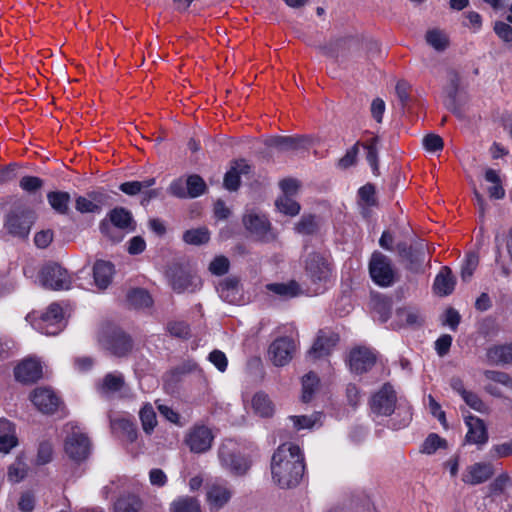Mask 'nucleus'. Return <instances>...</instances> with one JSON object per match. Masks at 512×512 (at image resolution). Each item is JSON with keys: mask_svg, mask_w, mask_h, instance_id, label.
I'll return each mask as SVG.
<instances>
[{"mask_svg": "<svg viewBox=\"0 0 512 512\" xmlns=\"http://www.w3.org/2000/svg\"><path fill=\"white\" fill-rule=\"evenodd\" d=\"M494 31L503 41L512 42V27L509 24L497 21L494 25Z\"/></svg>", "mask_w": 512, "mask_h": 512, "instance_id": "obj_64", "label": "nucleus"}, {"mask_svg": "<svg viewBox=\"0 0 512 512\" xmlns=\"http://www.w3.org/2000/svg\"><path fill=\"white\" fill-rule=\"evenodd\" d=\"M214 439L210 428L205 425H194L185 435L184 442L193 453H205L208 451Z\"/></svg>", "mask_w": 512, "mask_h": 512, "instance_id": "obj_11", "label": "nucleus"}, {"mask_svg": "<svg viewBox=\"0 0 512 512\" xmlns=\"http://www.w3.org/2000/svg\"><path fill=\"white\" fill-rule=\"evenodd\" d=\"M460 86V76L457 71L450 70L448 72V85L446 87L447 99L445 106L458 117H462L461 109L457 104V95Z\"/></svg>", "mask_w": 512, "mask_h": 512, "instance_id": "obj_24", "label": "nucleus"}, {"mask_svg": "<svg viewBox=\"0 0 512 512\" xmlns=\"http://www.w3.org/2000/svg\"><path fill=\"white\" fill-rule=\"evenodd\" d=\"M485 180L493 185L488 189L489 196L494 199H502L505 196V190L502 187L499 174L494 169H487L485 172Z\"/></svg>", "mask_w": 512, "mask_h": 512, "instance_id": "obj_38", "label": "nucleus"}, {"mask_svg": "<svg viewBox=\"0 0 512 512\" xmlns=\"http://www.w3.org/2000/svg\"><path fill=\"white\" fill-rule=\"evenodd\" d=\"M396 317L401 324L410 327H419L423 324L424 318L416 308H400L396 311Z\"/></svg>", "mask_w": 512, "mask_h": 512, "instance_id": "obj_36", "label": "nucleus"}, {"mask_svg": "<svg viewBox=\"0 0 512 512\" xmlns=\"http://www.w3.org/2000/svg\"><path fill=\"white\" fill-rule=\"evenodd\" d=\"M454 287L455 279L451 269L447 266L442 267L434 280V292L440 296H447L453 292Z\"/></svg>", "mask_w": 512, "mask_h": 512, "instance_id": "obj_29", "label": "nucleus"}, {"mask_svg": "<svg viewBox=\"0 0 512 512\" xmlns=\"http://www.w3.org/2000/svg\"><path fill=\"white\" fill-rule=\"evenodd\" d=\"M359 142H356L350 149H348L345 155L339 159L338 166L342 169H347L353 165H355L357 160V155L359 152Z\"/></svg>", "mask_w": 512, "mask_h": 512, "instance_id": "obj_57", "label": "nucleus"}, {"mask_svg": "<svg viewBox=\"0 0 512 512\" xmlns=\"http://www.w3.org/2000/svg\"><path fill=\"white\" fill-rule=\"evenodd\" d=\"M486 379L500 383L506 387L512 388V378L509 374L502 371L486 370L484 371Z\"/></svg>", "mask_w": 512, "mask_h": 512, "instance_id": "obj_62", "label": "nucleus"}, {"mask_svg": "<svg viewBox=\"0 0 512 512\" xmlns=\"http://www.w3.org/2000/svg\"><path fill=\"white\" fill-rule=\"evenodd\" d=\"M125 386V379L121 373H108L101 382L96 385L98 393L102 396L109 397L120 392Z\"/></svg>", "mask_w": 512, "mask_h": 512, "instance_id": "obj_26", "label": "nucleus"}, {"mask_svg": "<svg viewBox=\"0 0 512 512\" xmlns=\"http://www.w3.org/2000/svg\"><path fill=\"white\" fill-rule=\"evenodd\" d=\"M426 41L437 51H444L449 44L447 36L439 30L428 31Z\"/></svg>", "mask_w": 512, "mask_h": 512, "instance_id": "obj_47", "label": "nucleus"}, {"mask_svg": "<svg viewBox=\"0 0 512 512\" xmlns=\"http://www.w3.org/2000/svg\"><path fill=\"white\" fill-rule=\"evenodd\" d=\"M318 384L319 378L314 372H309L303 376L301 399L304 403H308L311 401Z\"/></svg>", "mask_w": 512, "mask_h": 512, "instance_id": "obj_40", "label": "nucleus"}, {"mask_svg": "<svg viewBox=\"0 0 512 512\" xmlns=\"http://www.w3.org/2000/svg\"><path fill=\"white\" fill-rule=\"evenodd\" d=\"M229 260L225 256H217L209 265V271L217 276L224 275L229 270Z\"/></svg>", "mask_w": 512, "mask_h": 512, "instance_id": "obj_58", "label": "nucleus"}, {"mask_svg": "<svg viewBox=\"0 0 512 512\" xmlns=\"http://www.w3.org/2000/svg\"><path fill=\"white\" fill-rule=\"evenodd\" d=\"M39 278L43 287L55 291L68 290L72 284V278L67 269L55 262L45 264Z\"/></svg>", "mask_w": 512, "mask_h": 512, "instance_id": "obj_6", "label": "nucleus"}, {"mask_svg": "<svg viewBox=\"0 0 512 512\" xmlns=\"http://www.w3.org/2000/svg\"><path fill=\"white\" fill-rule=\"evenodd\" d=\"M35 212L25 205L14 206L6 215L4 227L14 237L26 238L35 222Z\"/></svg>", "mask_w": 512, "mask_h": 512, "instance_id": "obj_3", "label": "nucleus"}, {"mask_svg": "<svg viewBox=\"0 0 512 512\" xmlns=\"http://www.w3.org/2000/svg\"><path fill=\"white\" fill-rule=\"evenodd\" d=\"M141 500L135 495H127L120 499L115 504V512H140Z\"/></svg>", "mask_w": 512, "mask_h": 512, "instance_id": "obj_44", "label": "nucleus"}, {"mask_svg": "<svg viewBox=\"0 0 512 512\" xmlns=\"http://www.w3.org/2000/svg\"><path fill=\"white\" fill-rule=\"evenodd\" d=\"M34 406L44 414H53L60 405L59 397L49 388H36L30 395Z\"/></svg>", "mask_w": 512, "mask_h": 512, "instance_id": "obj_15", "label": "nucleus"}, {"mask_svg": "<svg viewBox=\"0 0 512 512\" xmlns=\"http://www.w3.org/2000/svg\"><path fill=\"white\" fill-rule=\"evenodd\" d=\"M338 341L339 337L336 333L320 330L316 340L308 351V357L312 360H316L328 356Z\"/></svg>", "mask_w": 512, "mask_h": 512, "instance_id": "obj_16", "label": "nucleus"}, {"mask_svg": "<svg viewBox=\"0 0 512 512\" xmlns=\"http://www.w3.org/2000/svg\"><path fill=\"white\" fill-rule=\"evenodd\" d=\"M129 304L135 308H145L152 304L150 294L141 288L133 289L127 295Z\"/></svg>", "mask_w": 512, "mask_h": 512, "instance_id": "obj_43", "label": "nucleus"}, {"mask_svg": "<svg viewBox=\"0 0 512 512\" xmlns=\"http://www.w3.org/2000/svg\"><path fill=\"white\" fill-rule=\"evenodd\" d=\"M27 469L24 462L16 460L8 467V480L13 483H18L26 476Z\"/></svg>", "mask_w": 512, "mask_h": 512, "instance_id": "obj_51", "label": "nucleus"}, {"mask_svg": "<svg viewBox=\"0 0 512 512\" xmlns=\"http://www.w3.org/2000/svg\"><path fill=\"white\" fill-rule=\"evenodd\" d=\"M155 184V178H147L143 181H129L124 182L119 186V189L130 196L141 193L144 189H148Z\"/></svg>", "mask_w": 512, "mask_h": 512, "instance_id": "obj_42", "label": "nucleus"}, {"mask_svg": "<svg viewBox=\"0 0 512 512\" xmlns=\"http://www.w3.org/2000/svg\"><path fill=\"white\" fill-rule=\"evenodd\" d=\"M182 239L186 244L200 246L209 242L210 232L206 227L189 229L183 233Z\"/></svg>", "mask_w": 512, "mask_h": 512, "instance_id": "obj_37", "label": "nucleus"}, {"mask_svg": "<svg viewBox=\"0 0 512 512\" xmlns=\"http://www.w3.org/2000/svg\"><path fill=\"white\" fill-rule=\"evenodd\" d=\"M252 408L255 414L263 418L271 417L275 411L273 402L264 392H257L253 396Z\"/></svg>", "mask_w": 512, "mask_h": 512, "instance_id": "obj_32", "label": "nucleus"}, {"mask_svg": "<svg viewBox=\"0 0 512 512\" xmlns=\"http://www.w3.org/2000/svg\"><path fill=\"white\" fill-rule=\"evenodd\" d=\"M266 288L283 299H290L301 293L300 285L294 280L288 283H271Z\"/></svg>", "mask_w": 512, "mask_h": 512, "instance_id": "obj_34", "label": "nucleus"}, {"mask_svg": "<svg viewBox=\"0 0 512 512\" xmlns=\"http://www.w3.org/2000/svg\"><path fill=\"white\" fill-rule=\"evenodd\" d=\"M186 188L188 196L191 198L198 197L205 192L206 184L198 175H191L186 180Z\"/></svg>", "mask_w": 512, "mask_h": 512, "instance_id": "obj_48", "label": "nucleus"}, {"mask_svg": "<svg viewBox=\"0 0 512 512\" xmlns=\"http://www.w3.org/2000/svg\"><path fill=\"white\" fill-rule=\"evenodd\" d=\"M14 374L15 378L22 383H34L42 377V366L36 359H25L16 366Z\"/></svg>", "mask_w": 512, "mask_h": 512, "instance_id": "obj_21", "label": "nucleus"}, {"mask_svg": "<svg viewBox=\"0 0 512 512\" xmlns=\"http://www.w3.org/2000/svg\"><path fill=\"white\" fill-rule=\"evenodd\" d=\"M294 342L288 337L276 339L269 347V355L276 366H284L292 359Z\"/></svg>", "mask_w": 512, "mask_h": 512, "instance_id": "obj_17", "label": "nucleus"}, {"mask_svg": "<svg viewBox=\"0 0 512 512\" xmlns=\"http://www.w3.org/2000/svg\"><path fill=\"white\" fill-rule=\"evenodd\" d=\"M318 415H311V416H289V420L292 421L293 427L295 430L299 431L301 429H309L314 426L316 421L318 420Z\"/></svg>", "mask_w": 512, "mask_h": 512, "instance_id": "obj_55", "label": "nucleus"}, {"mask_svg": "<svg viewBox=\"0 0 512 512\" xmlns=\"http://www.w3.org/2000/svg\"><path fill=\"white\" fill-rule=\"evenodd\" d=\"M114 275V265L105 260H97L93 267L95 284L99 289H106Z\"/></svg>", "mask_w": 512, "mask_h": 512, "instance_id": "obj_28", "label": "nucleus"}, {"mask_svg": "<svg viewBox=\"0 0 512 512\" xmlns=\"http://www.w3.org/2000/svg\"><path fill=\"white\" fill-rule=\"evenodd\" d=\"M139 417L142 424V429L146 434H151L157 425L156 413L151 404H145L140 412Z\"/></svg>", "mask_w": 512, "mask_h": 512, "instance_id": "obj_39", "label": "nucleus"}, {"mask_svg": "<svg viewBox=\"0 0 512 512\" xmlns=\"http://www.w3.org/2000/svg\"><path fill=\"white\" fill-rule=\"evenodd\" d=\"M17 443L13 424L7 419H0V452L8 453Z\"/></svg>", "mask_w": 512, "mask_h": 512, "instance_id": "obj_31", "label": "nucleus"}, {"mask_svg": "<svg viewBox=\"0 0 512 512\" xmlns=\"http://www.w3.org/2000/svg\"><path fill=\"white\" fill-rule=\"evenodd\" d=\"M318 229L319 225L314 215H303L295 226L296 232L302 235H312Z\"/></svg>", "mask_w": 512, "mask_h": 512, "instance_id": "obj_45", "label": "nucleus"}, {"mask_svg": "<svg viewBox=\"0 0 512 512\" xmlns=\"http://www.w3.org/2000/svg\"><path fill=\"white\" fill-rule=\"evenodd\" d=\"M75 209L84 214V213H100V208L96 203H94L91 198L78 196L75 200Z\"/></svg>", "mask_w": 512, "mask_h": 512, "instance_id": "obj_52", "label": "nucleus"}, {"mask_svg": "<svg viewBox=\"0 0 512 512\" xmlns=\"http://www.w3.org/2000/svg\"><path fill=\"white\" fill-rule=\"evenodd\" d=\"M396 402V391L390 383H385L372 395L370 408L376 415L390 416L395 410Z\"/></svg>", "mask_w": 512, "mask_h": 512, "instance_id": "obj_9", "label": "nucleus"}, {"mask_svg": "<svg viewBox=\"0 0 512 512\" xmlns=\"http://www.w3.org/2000/svg\"><path fill=\"white\" fill-rule=\"evenodd\" d=\"M478 256L474 253L467 255L464 265L461 268V278L464 282L471 279L475 269L478 266Z\"/></svg>", "mask_w": 512, "mask_h": 512, "instance_id": "obj_53", "label": "nucleus"}, {"mask_svg": "<svg viewBox=\"0 0 512 512\" xmlns=\"http://www.w3.org/2000/svg\"><path fill=\"white\" fill-rule=\"evenodd\" d=\"M378 143L379 137L374 136L367 142L363 143L362 146L365 150H367L366 159L371 166L373 173L378 174L379 164H378Z\"/></svg>", "mask_w": 512, "mask_h": 512, "instance_id": "obj_41", "label": "nucleus"}, {"mask_svg": "<svg viewBox=\"0 0 512 512\" xmlns=\"http://www.w3.org/2000/svg\"><path fill=\"white\" fill-rule=\"evenodd\" d=\"M218 457L222 467L236 476L245 475L251 466L245 456L232 450L228 445H222L219 448Z\"/></svg>", "mask_w": 512, "mask_h": 512, "instance_id": "obj_12", "label": "nucleus"}, {"mask_svg": "<svg viewBox=\"0 0 512 512\" xmlns=\"http://www.w3.org/2000/svg\"><path fill=\"white\" fill-rule=\"evenodd\" d=\"M115 429L120 430L128 441L134 442L137 439L136 425L128 419H117L113 422Z\"/></svg>", "mask_w": 512, "mask_h": 512, "instance_id": "obj_50", "label": "nucleus"}, {"mask_svg": "<svg viewBox=\"0 0 512 512\" xmlns=\"http://www.w3.org/2000/svg\"><path fill=\"white\" fill-rule=\"evenodd\" d=\"M170 512H202V508L197 498L181 496L171 503Z\"/></svg>", "mask_w": 512, "mask_h": 512, "instance_id": "obj_35", "label": "nucleus"}, {"mask_svg": "<svg viewBox=\"0 0 512 512\" xmlns=\"http://www.w3.org/2000/svg\"><path fill=\"white\" fill-rule=\"evenodd\" d=\"M47 201L56 213L66 215L69 212L71 198L68 192L51 191L47 194Z\"/></svg>", "mask_w": 512, "mask_h": 512, "instance_id": "obj_33", "label": "nucleus"}, {"mask_svg": "<svg viewBox=\"0 0 512 512\" xmlns=\"http://www.w3.org/2000/svg\"><path fill=\"white\" fill-rule=\"evenodd\" d=\"M243 225L261 243H270L276 239L271 224L264 215L249 212L243 216Z\"/></svg>", "mask_w": 512, "mask_h": 512, "instance_id": "obj_8", "label": "nucleus"}, {"mask_svg": "<svg viewBox=\"0 0 512 512\" xmlns=\"http://www.w3.org/2000/svg\"><path fill=\"white\" fill-rule=\"evenodd\" d=\"M217 292L224 301L235 303L240 292L239 279L235 276L223 279L217 286Z\"/></svg>", "mask_w": 512, "mask_h": 512, "instance_id": "obj_30", "label": "nucleus"}, {"mask_svg": "<svg viewBox=\"0 0 512 512\" xmlns=\"http://www.w3.org/2000/svg\"><path fill=\"white\" fill-rule=\"evenodd\" d=\"M309 142L304 136H272L265 140V145L279 152H287L305 148Z\"/></svg>", "mask_w": 512, "mask_h": 512, "instance_id": "obj_18", "label": "nucleus"}, {"mask_svg": "<svg viewBox=\"0 0 512 512\" xmlns=\"http://www.w3.org/2000/svg\"><path fill=\"white\" fill-rule=\"evenodd\" d=\"M43 184V180L36 176H24L19 182L20 188L28 193H34L40 190Z\"/></svg>", "mask_w": 512, "mask_h": 512, "instance_id": "obj_56", "label": "nucleus"}, {"mask_svg": "<svg viewBox=\"0 0 512 512\" xmlns=\"http://www.w3.org/2000/svg\"><path fill=\"white\" fill-rule=\"evenodd\" d=\"M305 472L304 455L300 447L292 442L281 444L271 459V474L280 488L299 485Z\"/></svg>", "mask_w": 512, "mask_h": 512, "instance_id": "obj_1", "label": "nucleus"}, {"mask_svg": "<svg viewBox=\"0 0 512 512\" xmlns=\"http://www.w3.org/2000/svg\"><path fill=\"white\" fill-rule=\"evenodd\" d=\"M424 148L429 152H437L443 149V139L434 133L427 134L422 140Z\"/></svg>", "mask_w": 512, "mask_h": 512, "instance_id": "obj_60", "label": "nucleus"}, {"mask_svg": "<svg viewBox=\"0 0 512 512\" xmlns=\"http://www.w3.org/2000/svg\"><path fill=\"white\" fill-rule=\"evenodd\" d=\"M233 492L226 485L213 483L206 487V503L211 512L221 510L232 498Z\"/></svg>", "mask_w": 512, "mask_h": 512, "instance_id": "obj_14", "label": "nucleus"}, {"mask_svg": "<svg viewBox=\"0 0 512 512\" xmlns=\"http://www.w3.org/2000/svg\"><path fill=\"white\" fill-rule=\"evenodd\" d=\"M53 447L50 442L44 441L39 444L37 452V463L44 465L52 460Z\"/></svg>", "mask_w": 512, "mask_h": 512, "instance_id": "obj_63", "label": "nucleus"}, {"mask_svg": "<svg viewBox=\"0 0 512 512\" xmlns=\"http://www.w3.org/2000/svg\"><path fill=\"white\" fill-rule=\"evenodd\" d=\"M369 273L373 282L380 287H391L397 280V272L391 259L378 251L371 255Z\"/></svg>", "mask_w": 512, "mask_h": 512, "instance_id": "obj_4", "label": "nucleus"}, {"mask_svg": "<svg viewBox=\"0 0 512 512\" xmlns=\"http://www.w3.org/2000/svg\"><path fill=\"white\" fill-rule=\"evenodd\" d=\"M465 423L468 427L466 440L469 443L485 444L488 440V433L483 420L480 418L468 415L465 417Z\"/></svg>", "mask_w": 512, "mask_h": 512, "instance_id": "obj_23", "label": "nucleus"}, {"mask_svg": "<svg viewBox=\"0 0 512 512\" xmlns=\"http://www.w3.org/2000/svg\"><path fill=\"white\" fill-rule=\"evenodd\" d=\"M486 362L490 365H507L512 363V343L493 345L486 350Z\"/></svg>", "mask_w": 512, "mask_h": 512, "instance_id": "obj_25", "label": "nucleus"}, {"mask_svg": "<svg viewBox=\"0 0 512 512\" xmlns=\"http://www.w3.org/2000/svg\"><path fill=\"white\" fill-rule=\"evenodd\" d=\"M107 349L115 356H125L132 349V340L126 333L115 331L107 341Z\"/></svg>", "mask_w": 512, "mask_h": 512, "instance_id": "obj_27", "label": "nucleus"}, {"mask_svg": "<svg viewBox=\"0 0 512 512\" xmlns=\"http://www.w3.org/2000/svg\"><path fill=\"white\" fill-rule=\"evenodd\" d=\"M275 204L280 212L289 216H295L300 211V205L288 195H283L277 199Z\"/></svg>", "mask_w": 512, "mask_h": 512, "instance_id": "obj_46", "label": "nucleus"}, {"mask_svg": "<svg viewBox=\"0 0 512 512\" xmlns=\"http://www.w3.org/2000/svg\"><path fill=\"white\" fill-rule=\"evenodd\" d=\"M305 272L313 283H326L331 275V267L319 253H309L305 259Z\"/></svg>", "mask_w": 512, "mask_h": 512, "instance_id": "obj_13", "label": "nucleus"}, {"mask_svg": "<svg viewBox=\"0 0 512 512\" xmlns=\"http://www.w3.org/2000/svg\"><path fill=\"white\" fill-rule=\"evenodd\" d=\"M447 442L445 439L441 438L438 434L431 433L425 439L421 452L425 454H433L439 448H446Z\"/></svg>", "mask_w": 512, "mask_h": 512, "instance_id": "obj_49", "label": "nucleus"}, {"mask_svg": "<svg viewBox=\"0 0 512 512\" xmlns=\"http://www.w3.org/2000/svg\"><path fill=\"white\" fill-rule=\"evenodd\" d=\"M461 397L464 402L473 410L480 413L487 411L486 405L476 393L467 390Z\"/></svg>", "mask_w": 512, "mask_h": 512, "instance_id": "obj_54", "label": "nucleus"}, {"mask_svg": "<svg viewBox=\"0 0 512 512\" xmlns=\"http://www.w3.org/2000/svg\"><path fill=\"white\" fill-rule=\"evenodd\" d=\"M35 326L43 334L50 336L59 334L66 326L61 306L57 303L50 304Z\"/></svg>", "mask_w": 512, "mask_h": 512, "instance_id": "obj_7", "label": "nucleus"}, {"mask_svg": "<svg viewBox=\"0 0 512 512\" xmlns=\"http://www.w3.org/2000/svg\"><path fill=\"white\" fill-rule=\"evenodd\" d=\"M376 361L375 354L368 348L359 347L353 349L349 356L350 369L357 373L362 374L371 369Z\"/></svg>", "mask_w": 512, "mask_h": 512, "instance_id": "obj_19", "label": "nucleus"}, {"mask_svg": "<svg viewBox=\"0 0 512 512\" xmlns=\"http://www.w3.org/2000/svg\"><path fill=\"white\" fill-rule=\"evenodd\" d=\"M167 329L172 336L186 339L190 335V328L186 322L178 321L168 324Z\"/></svg>", "mask_w": 512, "mask_h": 512, "instance_id": "obj_61", "label": "nucleus"}, {"mask_svg": "<svg viewBox=\"0 0 512 512\" xmlns=\"http://www.w3.org/2000/svg\"><path fill=\"white\" fill-rule=\"evenodd\" d=\"M358 195L367 206L372 207L377 205V200L375 197V187L373 184L367 183L364 186H362L358 190Z\"/></svg>", "mask_w": 512, "mask_h": 512, "instance_id": "obj_59", "label": "nucleus"}, {"mask_svg": "<svg viewBox=\"0 0 512 512\" xmlns=\"http://www.w3.org/2000/svg\"><path fill=\"white\" fill-rule=\"evenodd\" d=\"M133 232L136 228V222L133 219L132 213L123 207H116L112 209L107 218L101 220L99 229L101 233L114 242H120L123 235H117L115 229Z\"/></svg>", "mask_w": 512, "mask_h": 512, "instance_id": "obj_2", "label": "nucleus"}, {"mask_svg": "<svg viewBox=\"0 0 512 512\" xmlns=\"http://www.w3.org/2000/svg\"><path fill=\"white\" fill-rule=\"evenodd\" d=\"M171 285L173 290L177 293H193L200 289L202 282L197 275L180 270L173 274Z\"/></svg>", "mask_w": 512, "mask_h": 512, "instance_id": "obj_22", "label": "nucleus"}, {"mask_svg": "<svg viewBox=\"0 0 512 512\" xmlns=\"http://www.w3.org/2000/svg\"><path fill=\"white\" fill-rule=\"evenodd\" d=\"M64 451L70 460L81 463L91 453V441L78 427L71 426L64 441Z\"/></svg>", "mask_w": 512, "mask_h": 512, "instance_id": "obj_5", "label": "nucleus"}, {"mask_svg": "<svg viewBox=\"0 0 512 512\" xmlns=\"http://www.w3.org/2000/svg\"><path fill=\"white\" fill-rule=\"evenodd\" d=\"M396 252L399 258L405 263V268L418 273L422 270L425 261V247L423 243L408 245L401 241L396 245Z\"/></svg>", "mask_w": 512, "mask_h": 512, "instance_id": "obj_10", "label": "nucleus"}, {"mask_svg": "<svg viewBox=\"0 0 512 512\" xmlns=\"http://www.w3.org/2000/svg\"><path fill=\"white\" fill-rule=\"evenodd\" d=\"M494 474L491 463L478 462L468 466L462 475V481L469 485H478L489 480Z\"/></svg>", "mask_w": 512, "mask_h": 512, "instance_id": "obj_20", "label": "nucleus"}]
</instances>
